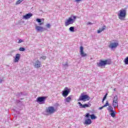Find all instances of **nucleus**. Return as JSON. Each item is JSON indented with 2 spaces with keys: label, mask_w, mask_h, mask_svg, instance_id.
Segmentation results:
<instances>
[{
  "label": "nucleus",
  "mask_w": 128,
  "mask_h": 128,
  "mask_svg": "<svg viewBox=\"0 0 128 128\" xmlns=\"http://www.w3.org/2000/svg\"><path fill=\"white\" fill-rule=\"evenodd\" d=\"M73 18H74V19L76 18V16H74Z\"/></svg>",
  "instance_id": "nucleus-34"
},
{
  "label": "nucleus",
  "mask_w": 128,
  "mask_h": 128,
  "mask_svg": "<svg viewBox=\"0 0 128 128\" xmlns=\"http://www.w3.org/2000/svg\"><path fill=\"white\" fill-rule=\"evenodd\" d=\"M108 110L111 112H114V108L112 107L111 106H108Z\"/></svg>",
  "instance_id": "nucleus-20"
},
{
  "label": "nucleus",
  "mask_w": 128,
  "mask_h": 128,
  "mask_svg": "<svg viewBox=\"0 0 128 128\" xmlns=\"http://www.w3.org/2000/svg\"><path fill=\"white\" fill-rule=\"evenodd\" d=\"M20 58V54H16L14 60V62H18Z\"/></svg>",
  "instance_id": "nucleus-13"
},
{
  "label": "nucleus",
  "mask_w": 128,
  "mask_h": 128,
  "mask_svg": "<svg viewBox=\"0 0 128 128\" xmlns=\"http://www.w3.org/2000/svg\"><path fill=\"white\" fill-rule=\"evenodd\" d=\"M110 106V103H108V101H106V103L104 105V108H106V106Z\"/></svg>",
  "instance_id": "nucleus-24"
},
{
  "label": "nucleus",
  "mask_w": 128,
  "mask_h": 128,
  "mask_svg": "<svg viewBox=\"0 0 128 128\" xmlns=\"http://www.w3.org/2000/svg\"><path fill=\"white\" fill-rule=\"evenodd\" d=\"M46 100V96H40L38 97L36 99L37 102H42V104H44V102Z\"/></svg>",
  "instance_id": "nucleus-8"
},
{
  "label": "nucleus",
  "mask_w": 128,
  "mask_h": 128,
  "mask_svg": "<svg viewBox=\"0 0 128 128\" xmlns=\"http://www.w3.org/2000/svg\"><path fill=\"white\" fill-rule=\"evenodd\" d=\"M31 16H32V14H28L26 15L23 16V18H25V20H28L30 18Z\"/></svg>",
  "instance_id": "nucleus-15"
},
{
  "label": "nucleus",
  "mask_w": 128,
  "mask_h": 128,
  "mask_svg": "<svg viewBox=\"0 0 128 128\" xmlns=\"http://www.w3.org/2000/svg\"><path fill=\"white\" fill-rule=\"evenodd\" d=\"M70 92V90L68 88V87H66L64 88V90L62 91V96L64 98H66Z\"/></svg>",
  "instance_id": "nucleus-5"
},
{
  "label": "nucleus",
  "mask_w": 128,
  "mask_h": 128,
  "mask_svg": "<svg viewBox=\"0 0 128 128\" xmlns=\"http://www.w3.org/2000/svg\"><path fill=\"white\" fill-rule=\"evenodd\" d=\"M126 10L124 9H122L119 10V14H118V18L120 20H124L126 18Z\"/></svg>",
  "instance_id": "nucleus-2"
},
{
  "label": "nucleus",
  "mask_w": 128,
  "mask_h": 128,
  "mask_svg": "<svg viewBox=\"0 0 128 128\" xmlns=\"http://www.w3.org/2000/svg\"><path fill=\"white\" fill-rule=\"evenodd\" d=\"M104 99H102V102L104 104Z\"/></svg>",
  "instance_id": "nucleus-37"
},
{
  "label": "nucleus",
  "mask_w": 128,
  "mask_h": 128,
  "mask_svg": "<svg viewBox=\"0 0 128 128\" xmlns=\"http://www.w3.org/2000/svg\"><path fill=\"white\" fill-rule=\"evenodd\" d=\"M44 23H40V26H42Z\"/></svg>",
  "instance_id": "nucleus-35"
},
{
  "label": "nucleus",
  "mask_w": 128,
  "mask_h": 128,
  "mask_svg": "<svg viewBox=\"0 0 128 128\" xmlns=\"http://www.w3.org/2000/svg\"><path fill=\"white\" fill-rule=\"evenodd\" d=\"M106 28V26H103L102 28H100L98 30V34H100L102 32H104V30H105Z\"/></svg>",
  "instance_id": "nucleus-17"
},
{
  "label": "nucleus",
  "mask_w": 128,
  "mask_h": 128,
  "mask_svg": "<svg viewBox=\"0 0 128 128\" xmlns=\"http://www.w3.org/2000/svg\"><path fill=\"white\" fill-rule=\"evenodd\" d=\"M104 108V106H102L99 108H98V110H102V108Z\"/></svg>",
  "instance_id": "nucleus-31"
},
{
  "label": "nucleus",
  "mask_w": 128,
  "mask_h": 128,
  "mask_svg": "<svg viewBox=\"0 0 128 128\" xmlns=\"http://www.w3.org/2000/svg\"><path fill=\"white\" fill-rule=\"evenodd\" d=\"M70 32H74V26L70 27Z\"/></svg>",
  "instance_id": "nucleus-23"
},
{
  "label": "nucleus",
  "mask_w": 128,
  "mask_h": 128,
  "mask_svg": "<svg viewBox=\"0 0 128 128\" xmlns=\"http://www.w3.org/2000/svg\"><path fill=\"white\" fill-rule=\"evenodd\" d=\"M46 28H50V24H48L46 25Z\"/></svg>",
  "instance_id": "nucleus-28"
},
{
  "label": "nucleus",
  "mask_w": 128,
  "mask_h": 128,
  "mask_svg": "<svg viewBox=\"0 0 128 128\" xmlns=\"http://www.w3.org/2000/svg\"><path fill=\"white\" fill-rule=\"evenodd\" d=\"M19 50H20V52H24V50H26V49H24V48H19Z\"/></svg>",
  "instance_id": "nucleus-26"
},
{
  "label": "nucleus",
  "mask_w": 128,
  "mask_h": 128,
  "mask_svg": "<svg viewBox=\"0 0 128 128\" xmlns=\"http://www.w3.org/2000/svg\"><path fill=\"white\" fill-rule=\"evenodd\" d=\"M36 21L37 22H42V20L40 19V18H37L36 20Z\"/></svg>",
  "instance_id": "nucleus-27"
},
{
  "label": "nucleus",
  "mask_w": 128,
  "mask_h": 128,
  "mask_svg": "<svg viewBox=\"0 0 128 128\" xmlns=\"http://www.w3.org/2000/svg\"><path fill=\"white\" fill-rule=\"evenodd\" d=\"M43 29H44V28L42 26H36V30H38V31L42 30Z\"/></svg>",
  "instance_id": "nucleus-19"
},
{
  "label": "nucleus",
  "mask_w": 128,
  "mask_h": 128,
  "mask_svg": "<svg viewBox=\"0 0 128 128\" xmlns=\"http://www.w3.org/2000/svg\"><path fill=\"white\" fill-rule=\"evenodd\" d=\"M110 116H112V118H115L116 117V113L114 112V111L111 112Z\"/></svg>",
  "instance_id": "nucleus-21"
},
{
  "label": "nucleus",
  "mask_w": 128,
  "mask_h": 128,
  "mask_svg": "<svg viewBox=\"0 0 128 128\" xmlns=\"http://www.w3.org/2000/svg\"><path fill=\"white\" fill-rule=\"evenodd\" d=\"M86 118H88L89 116H90L91 120H96V116H94V114H92V115H90V114L88 113L86 116Z\"/></svg>",
  "instance_id": "nucleus-12"
},
{
  "label": "nucleus",
  "mask_w": 128,
  "mask_h": 128,
  "mask_svg": "<svg viewBox=\"0 0 128 128\" xmlns=\"http://www.w3.org/2000/svg\"><path fill=\"white\" fill-rule=\"evenodd\" d=\"M56 112V110L54 109V106H49L46 109V112L48 114H52Z\"/></svg>",
  "instance_id": "nucleus-4"
},
{
  "label": "nucleus",
  "mask_w": 128,
  "mask_h": 128,
  "mask_svg": "<svg viewBox=\"0 0 128 128\" xmlns=\"http://www.w3.org/2000/svg\"><path fill=\"white\" fill-rule=\"evenodd\" d=\"M90 96L88 94H82L81 96H80L78 101H82V102H88V100H90Z\"/></svg>",
  "instance_id": "nucleus-3"
},
{
  "label": "nucleus",
  "mask_w": 128,
  "mask_h": 128,
  "mask_svg": "<svg viewBox=\"0 0 128 128\" xmlns=\"http://www.w3.org/2000/svg\"><path fill=\"white\" fill-rule=\"evenodd\" d=\"M92 122V120H90V118H88L85 120L84 124H86L87 126H88V124H91Z\"/></svg>",
  "instance_id": "nucleus-14"
},
{
  "label": "nucleus",
  "mask_w": 128,
  "mask_h": 128,
  "mask_svg": "<svg viewBox=\"0 0 128 128\" xmlns=\"http://www.w3.org/2000/svg\"><path fill=\"white\" fill-rule=\"evenodd\" d=\"M74 24V19L72 18H69L65 22V26H70V24Z\"/></svg>",
  "instance_id": "nucleus-7"
},
{
  "label": "nucleus",
  "mask_w": 128,
  "mask_h": 128,
  "mask_svg": "<svg viewBox=\"0 0 128 128\" xmlns=\"http://www.w3.org/2000/svg\"><path fill=\"white\" fill-rule=\"evenodd\" d=\"M124 62L125 64H128V56L124 59Z\"/></svg>",
  "instance_id": "nucleus-22"
},
{
  "label": "nucleus",
  "mask_w": 128,
  "mask_h": 128,
  "mask_svg": "<svg viewBox=\"0 0 128 128\" xmlns=\"http://www.w3.org/2000/svg\"><path fill=\"white\" fill-rule=\"evenodd\" d=\"M114 92H116V88H114Z\"/></svg>",
  "instance_id": "nucleus-36"
},
{
  "label": "nucleus",
  "mask_w": 128,
  "mask_h": 128,
  "mask_svg": "<svg viewBox=\"0 0 128 128\" xmlns=\"http://www.w3.org/2000/svg\"><path fill=\"white\" fill-rule=\"evenodd\" d=\"M70 100H72V96H70L68 97H67L66 98V102H70Z\"/></svg>",
  "instance_id": "nucleus-18"
},
{
  "label": "nucleus",
  "mask_w": 128,
  "mask_h": 128,
  "mask_svg": "<svg viewBox=\"0 0 128 128\" xmlns=\"http://www.w3.org/2000/svg\"><path fill=\"white\" fill-rule=\"evenodd\" d=\"M19 44H20V42H22V40H20L18 42Z\"/></svg>",
  "instance_id": "nucleus-32"
},
{
  "label": "nucleus",
  "mask_w": 128,
  "mask_h": 128,
  "mask_svg": "<svg viewBox=\"0 0 128 128\" xmlns=\"http://www.w3.org/2000/svg\"><path fill=\"white\" fill-rule=\"evenodd\" d=\"M118 96H116L114 98L112 104L114 108H116V106H118Z\"/></svg>",
  "instance_id": "nucleus-6"
},
{
  "label": "nucleus",
  "mask_w": 128,
  "mask_h": 128,
  "mask_svg": "<svg viewBox=\"0 0 128 128\" xmlns=\"http://www.w3.org/2000/svg\"><path fill=\"white\" fill-rule=\"evenodd\" d=\"M23 0H18V1H16V4H20V2H23Z\"/></svg>",
  "instance_id": "nucleus-25"
},
{
  "label": "nucleus",
  "mask_w": 128,
  "mask_h": 128,
  "mask_svg": "<svg viewBox=\"0 0 128 128\" xmlns=\"http://www.w3.org/2000/svg\"><path fill=\"white\" fill-rule=\"evenodd\" d=\"M78 104L80 105V108H90V104H82L80 102H78Z\"/></svg>",
  "instance_id": "nucleus-10"
},
{
  "label": "nucleus",
  "mask_w": 128,
  "mask_h": 128,
  "mask_svg": "<svg viewBox=\"0 0 128 128\" xmlns=\"http://www.w3.org/2000/svg\"><path fill=\"white\" fill-rule=\"evenodd\" d=\"M65 66H68V64H66Z\"/></svg>",
  "instance_id": "nucleus-38"
},
{
  "label": "nucleus",
  "mask_w": 128,
  "mask_h": 128,
  "mask_svg": "<svg viewBox=\"0 0 128 128\" xmlns=\"http://www.w3.org/2000/svg\"><path fill=\"white\" fill-rule=\"evenodd\" d=\"M41 58H42V60H46V56H42L41 57Z\"/></svg>",
  "instance_id": "nucleus-30"
},
{
  "label": "nucleus",
  "mask_w": 128,
  "mask_h": 128,
  "mask_svg": "<svg viewBox=\"0 0 128 128\" xmlns=\"http://www.w3.org/2000/svg\"><path fill=\"white\" fill-rule=\"evenodd\" d=\"M34 66L36 68H39L40 66V62L38 60H37Z\"/></svg>",
  "instance_id": "nucleus-16"
},
{
  "label": "nucleus",
  "mask_w": 128,
  "mask_h": 128,
  "mask_svg": "<svg viewBox=\"0 0 128 128\" xmlns=\"http://www.w3.org/2000/svg\"><path fill=\"white\" fill-rule=\"evenodd\" d=\"M112 60H100V62L98 64V66H104L106 64H110Z\"/></svg>",
  "instance_id": "nucleus-1"
},
{
  "label": "nucleus",
  "mask_w": 128,
  "mask_h": 128,
  "mask_svg": "<svg viewBox=\"0 0 128 128\" xmlns=\"http://www.w3.org/2000/svg\"><path fill=\"white\" fill-rule=\"evenodd\" d=\"M118 46V42H111L108 46L110 48H116Z\"/></svg>",
  "instance_id": "nucleus-9"
},
{
  "label": "nucleus",
  "mask_w": 128,
  "mask_h": 128,
  "mask_svg": "<svg viewBox=\"0 0 128 128\" xmlns=\"http://www.w3.org/2000/svg\"><path fill=\"white\" fill-rule=\"evenodd\" d=\"M80 54L82 56H86L87 54H86L84 53V47L82 46H81L80 47Z\"/></svg>",
  "instance_id": "nucleus-11"
},
{
  "label": "nucleus",
  "mask_w": 128,
  "mask_h": 128,
  "mask_svg": "<svg viewBox=\"0 0 128 128\" xmlns=\"http://www.w3.org/2000/svg\"><path fill=\"white\" fill-rule=\"evenodd\" d=\"M88 24H92V22H88L87 23V25L88 26Z\"/></svg>",
  "instance_id": "nucleus-33"
},
{
  "label": "nucleus",
  "mask_w": 128,
  "mask_h": 128,
  "mask_svg": "<svg viewBox=\"0 0 128 128\" xmlns=\"http://www.w3.org/2000/svg\"><path fill=\"white\" fill-rule=\"evenodd\" d=\"M106 96H108V94H106L103 98V100H104L106 98Z\"/></svg>",
  "instance_id": "nucleus-29"
}]
</instances>
